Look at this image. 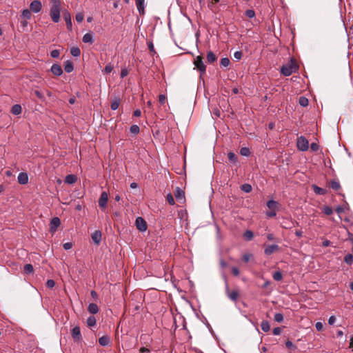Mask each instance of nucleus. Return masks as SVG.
<instances>
[{
  "instance_id": "nucleus-31",
  "label": "nucleus",
  "mask_w": 353,
  "mask_h": 353,
  "mask_svg": "<svg viewBox=\"0 0 353 353\" xmlns=\"http://www.w3.org/2000/svg\"><path fill=\"white\" fill-rule=\"evenodd\" d=\"M71 54L74 57H78L81 54V50L78 47H73L70 50Z\"/></svg>"
},
{
  "instance_id": "nucleus-12",
  "label": "nucleus",
  "mask_w": 353,
  "mask_h": 353,
  "mask_svg": "<svg viewBox=\"0 0 353 353\" xmlns=\"http://www.w3.org/2000/svg\"><path fill=\"white\" fill-rule=\"evenodd\" d=\"M294 223L289 218L283 217L281 223V226L285 229H290L294 225Z\"/></svg>"
},
{
  "instance_id": "nucleus-49",
  "label": "nucleus",
  "mask_w": 353,
  "mask_h": 353,
  "mask_svg": "<svg viewBox=\"0 0 353 353\" xmlns=\"http://www.w3.org/2000/svg\"><path fill=\"white\" fill-rule=\"evenodd\" d=\"M285 346L289 348V349H292V350H296L297 348L296 345H294L292 343V342L290 340H288L285 341Z\"/></svg>"
},
{
  "instance_id": "nucleus-55",
  "label": "nucleus",
  "mask_w": 353,
  "mask_h": 353,
  "mask_svg": "<svg viewBox=\"0 0 353 353\" xmlns=\"http://www.w3.org/2000/svg\"><path fill=\"white\" fill-rule=\"evenodd\" d=\"M276 215V212L275 210H272L271 211L266 212V216L270 218L274 217Z\"/></svg>"
},
{
  "instance_id": "nucleus-11",
  "label": "nucleus",
  "mask_w": 353,
  "mask_h": 353,
  "mask_svg": "<svg viewBox=\"0 0 353 353\" xmlns=\"http://www.w3.org/2000/svg\"><path fill=\"white\" fill-rule=\"evenodd\" d=\"M136 6L140 15L145 14V0H135Z\"/></svg>"
},
{
  "instance_id": "nucleus-63",
  "label": "nucleus",
  "mask_w": 353,
  "mask_h": 353,
  "mask_svg": "<svg viewBox=\"0 0 353 353\" xmlns=\"http://www.w3.org/2000/svg\"><path fill=\"white\" fill-rule=\"evenodd\" d=\"M310 148L313 151H317L318 149H319V145L318 144H316V143H312L311 145H310Z\"/></svg>"
},
{
  "instance_id": "nucleus-32",
  "label": "nucleus",
  "mask_w": 353,
  "mask_h": 353,
  "mask_svg": "<svg viewBox=\"0 0 353 353\" xmlns=\"http://www.w3.org/2000/svg\"><path fill=\"white\" fill-rule=\"evenodd\" d=\"M230 63V61L228 57H224L221 59L220 66L223 68H227L229 66Z\"/></svg>"
},
{
  "instance_id": "nucleus-29",
  "label": "nucleus",
  "mask_w": 353,
  "mask_h": 353,
  "mask_svg": "<svg viewBox=\"0 0 353 353\" xmlns=\"http://www.w3.org/2000/svg\"><path fill=\"white\" fill-rule=\"evenodd\" d=\"M96 318L94 316H90L86 321L88 327H93L96 325Z\"/></svg>"
},
{
  "instance_id": "nucleus-61",
  "label": "nucleus",
  "mask_w": 353,
  "mask_h": 353,
  "mask_svg": "<svg viewBox=\"0 0 353 353\" xmlns=\"http://www.w3.org/2000/svg\"><path fill=\"white\" fill-rule=\"evenodd\" d=\"M281 330L279 327H274L272 330V333L274 335H279L281 334Z\"/></svg>"
},
{
  "instance_id": "nucleus-46",
  "label": "nucleus",
  "mask_w": 353,
  "mask_h": 353,
  "mask_svg": "<svg viewBox=\"0 0 353 353\" xmlns=\"http://www.w3.org/2000/svg\"><path fill=\"white\" fill-rule=\"evenodd\" d=\"M166 199L170 205H174V203H175L174 199L171 193H169L167 194Z\"/></svg>"
},
{
  "instance_id": "nucleus-30",
  "label": "nucleus",
  "mask_w": 353,
  "mask_h": 353,
  "mask_svg": "<svg viewBox=\"0 0 353 353\" xmlns=\"http://www.w3.org/2000/svg\"><path fill=\"white\" fill-rule=\"evenodd\" d=\"M65 181L68 184H72L76 182L77 177L73 174H68L66 176Z\"/></svg>"
},
{
  "instance_id": "nucleus-51",
  "label": "nucleus",
  "mask_w": 353,
  "mask_h": 353,
  "mask_svg": "<svg viewBox=\"0 0 353 353\" xmlns=\"http://www.w3.org/2000/svg\"><path fill=\"white\" fill-rule=\"evenodd\" d=\"M60 52L59 50H53L50 52V56L52 58H58L59 57Z\"/></svg>"
},
{
  "instance_id": "nucleus-21",
  "label": "nucleus",
  "mask_w": 353,
  "mask_h": 353,
  "mask_svg": "<svg viewBox=\"0 0 353 353\" xmlns=\"http://www.w3.org/2000/svg\"><path fill=\"white\" fill-rule=\"evenodd\" d=\"M21 106L19 104L14 105L11 108V112L14 115H18L21 113Z\"/></svg>"
},
{
  "instance_id": "nucleus-28",
  "label": "nucleus",
  "mask_w": 353,
  "mask_h": 353,
  "mask_svg": "<svg viewBox=\"0 0 353 353\" xmlns=\"http://www.w3.org/2000/svg\"><path fill=\"white\" fill-rule=\"evenodd\" d=\"M267 207L270 210H275L277 208L278 203L274 200H269L266 203Z\"/></svg>"
},
{
  "instance_id": "nucleus-26",
  "label": "nucleus",
  "mask_w": 353,
  "mask_h": 353,
  "mask_svg": "<svg viewBox=\"0 0 353 353\" xmlns=\"http://www.w3.org/2000/svg\"><path fill=\"white\" fill-rule=\"evenodd\" d=\"M330 186L334 190H339L341 188V185L339 181L332 180L330 181Z\"/></svg>"
},
{
  "instance_id": "nucleus-34",
  "label": "nucleus",
  "mask_w": 353,
  "mask_h": 353,
  "mask_svg": "<svg viewBox=\"0 0 353 353\" xmlns=\"http://www.w3.org/2000/svg\"><path fill=\"white\" fill-rule=\"evenodd\" d=\"M344 261L347 265H352L353 264V255L352 254H347L344 257Z\"/></svg>"
},
{
  "instance_id": "nucleus-24",
  "label": "nucleus",
  "mask_w": 353,
  "mask_h": 353,
  "mask_svg": "<svg viewBox=\"0 0 353 353\" xmlns=\"http://www.w3.org/2000/svg\"><path fill=\"white\" fill-rule=\"evenodd\" d=\"M217 57L216 54L212 52V51H210L207 54V61L210 63H214L216 60Z\"/></svg>"
},
{
  "instance_id": "nucleus-4",
  "label": "nucleus",
  "mask_w": 353,
  "mask_h": 353,
  "mask_svg": "<svg viewBox=\"0 0 353 353\" xmlns=\"http://www.w3.org/2000/svg\"><path fill=\"white\" fill-rule=\"evenodd\" d=\"M297 148L299 150L305 152L308 150L309 143L306 138L301 136L297 140Z\"/></svg>"
},
{
  "instance_id": "nucleus-7",
  "label": "nucleus",
  "mask_w": 353,
  "mask_h": 353,
  "mask_svg": "<svg viewBox=\"0 0 353 353\" xmlns=\"http://www.w3.org/2000/svg\"><path fill=\"white\" fill-rule=\"evenodd\" d=\"M108 201V194L106 192H102L99 199V206L102 208H105L107 206V203Z\"/></svg>"
},
{
  "instance_id": "nucleus-14",
  "label": "nucleus",
  "mask_w": 353,
  "mask_h": 353,
  "mask_svg": "<svg viewBox=\"0 0 353 353\" xmlns=\"http://www.w3.org/2000/svg\"><path fill=\"white\" fill-rule=\"evenodd\" d=\"M50 70L56 76H61L63 74L62 68L59 64H53L51 66Z\"/></svg>"
},
{
  "instance_id": "nucleus-53",
  "label": "nucleus",
  "mask_w": 353,
  "mask_h": 353,
  "mask_svg": "<svg viewBox=\"0 0 353 353\" xmlns=\"http://www.w3.org/2000/svg\"><path fill=\"white\" fill-rule=\"evenodd\" d=\"M252 256V255L250 254H245L243 255L242 259L244 262L248 263Z\"/></svg>"
},
{
  "instance_id": "nucleus-22",
  "label": "nucleus",
  "mask_w": 353,
  "mask_h": 353,
  "mask_svg": "<svg viewBox=\"0 0 353 353\" xmlns=\"http://www.w3.org/2000/svg\"><path fill=\"white\" fill-rule=\"evenodd\" d=\"M314 192L319 195H324L326 193V190L322 188H320L316 185L312 186Z\"/></svg>"
},
{
  "instance_id": "nucleus-15",
  "label": "nucleus",
  "mask_w": 353,
  "mask_h": 353,
  "mask_svg": "<svg viewBox=\"0 0 353 353\" xmlns=\"http://www.w3.org/2000/svg\"><path fill=\"white\" fill-rule=\"evenodd\" d=\"M101 236H102V234L99 230H96L91 235L92 240L97 245L99 244V243L101 242Z\"/></svg>"
},
{
  "instance_id": "nucleus-37",
  "label": "nucleus",
  "mask_w": 353,
  "mask_h": 353,
  "mask_svg": "<svg viewBox=\"0 0 353 353\" xmlns=\"http://www.w3.org/2000/svg\"><path fill=\"white\" fill-rule=\"evenodd\" d=\"M240 154L243 157H249L250 155V149L247 147H243L240 149Z\"/></svg>"
},
{
  "instance_id": "nucleus-16",
  "label": "nucleus",
  "mask_w": 353,
  "mask_h": 353,
  "mask_svg": "<svg viewBox=\"0 0 353 353\" xmlns=\"http://www.w3.org/2000/svg\"><path fill=\"white\" fill-rule=\"evenodd\" d=\"M61 221L58 217H54L52 219L50 224V230L52 231L56 230V229L60 225Z\"/></svg>"
},
{
  "instance_id": "nucleus-41",
  "label": "nucleus",
  "mask_w": 353,
  "mask_h": 353,
  "mask_svg": "<svg viewBox=\"0 0 353 353\" xmlns=\"http://www.w3.org/2000/svg\"><path fill=\"white\" fill-rule=\"evenodd\" d=\"M322 212L326 215H331L333 213L332 208L328 205H324L322 208Z\"/></svg>"
},
{
  "instance_id": "nucleus-54",
  "label": "nucleus",
  "mask_w": 353,
  "mask_h": 353,
  "mask_svg": "<svg viewBox=\"0 0 353 353\" xmlns=\"http://www.w3.org/2000/svg\"><path fill=\"white\" fill-rule=\"evenodd\" d=\"M243 54L241 51H236L234 53V57L236 60H240L242 58Z\"/></svg>"
},
{
  "instance_id": "nucleus-10",
  "label": "nucleus",
  "mask_w": 353,
  "mask_h": 353,
  "mask_svg": "<svg viewBox=\"0 0 353 353\" xmlns=\"http://www.w3.org/2000/svg\"><path fill=\"white\" fill-rule=\"evenodd\" d=\"M41 3L39 0L32 1L30 6V10L35 13L39 12L41 10Z\"/></svg>"
},
{
  "instance_id": "nucleus-5",
  "label": "nucleus",
  "mask_w": 353,
  "mask_h": 353,
  "mask_svg": "<svg viewBox=\"0 0 353 353\" xmlns=\"http://www.w3.org/2000/svg\"><path fill=\"white\" fill-rule=\"evenodd\" d=\"M135 223H136V227H137V230L139 231H140V232H145V231H146V230L148 228L147 223L144 220L143 218H142L141 216H138L136 219Z\"/></svg>"
},
{
  "instance_id": "nucleus-40",
  "label": "nucleus",
  "mask_w": 353,
  "mask_h": 353,
  "mask_svg": "<svg viewBox=\"0 0 353 353\" xmlns=\"http://www.w3.org/2000/svg\"><path fill=\"white\" fill-rule=\"evenodd\" d=\"M299 103L301 106L306 107L308 105L309 101L308 99L305 97H301L299 100Z\"/></svg>"
},
{
  "instance_id": "nucleus-17",
  "label": "nucleus",
  "mask_w": 353,
  "mask_h": 353,
  "mask_svg": "<svg viewBox=\"0 0 353 353\" xmlns=\"http://www.w3.org/2000/svg\"><path fill=\"white\" fill-rule=\"evenodd\" d=\"M110 339L108 335H103L99 339V343L103 347H106L110 344Z\"/></svg>"
},
{
  "instance_id": "nucleus-44",
  "label": "nucleus",
  "mask_w": 353,
  "mask_h": 353,
  "mask_svg": "<svg viewBox=\"0 0 353 353\" xmlns=\"http://www.w3.org/2000/svg\"><path fill=\"white\" fill-rule=\"evenodd\" d=\"M147 44H148V47L149 48V50L150 52V53L154 55L156 54V51L154 50V45H153V43L152 41H148L147 42Z\"/></svg>"
},
{
  "instance_id": "nucleus-18",
  "label": "nucleus",
  "mask_w": 353,
  "mask_h": 353,
  "mask_svg": "<svg viewBox=\"0 0 353 353\" xmlns=\"http://www.w3.org/2000/svg\"><path fill=\"white\" fill-rule=\"evenodd\" d=\"M64 70L66 72L70 73L73 71L74 70V65L73 63L70 61H66L64 62L63 64Z\"/></svg>"
},
{
  "instance_id": "nucleus-60",
  "label": "nucleus",
  "mask_w": 353,
  "mask_h": 353,
  "mask_svg": "<svg viewBox=\"0 0 353 353\" xmlns=\"http://www.w3.org/2000/svg\"><path fill=\"white\" fill-rule=\"evenodd\" d=\"M166 97L165 94H160L159 97V101L161 104H164L165 101Z\"/></svg>"
},
{
  "instance_id": "nucleus-64",
  "label": "nucleus",
  "mask_w": 353,
  "mask_h": 353,
  "mask_svg": "<svg viewBox=\"0 0 353 353\" xmlns=\"http://www.w3.org/2000/svg\"><path fill=\"white\" fill-rule=\"evenodd\" d=\"M141 115V112L139 109H137L133 112V116L136 117H139Z\"/></svg>"
},
{
  "instance_id": "nucleus-20",
  "label": "nucleus",
  "mask_w": 353,
  "mask_h": 353,
  "mask_svg": "<svg viewBox=\"0 0 353 353\" xmlns=\"http://www.w3.org/2000/svg\"><path fill=\"white\" fill-rule=\"evenodd\" d=\"M88 310L92 314H95L99 312V307L95 303H90L88 307Z\"/></svg>"
},
{
  "instance_id": "nucleus-42",
  "label": "nucleus",
  "mask_w": 353,
  "mask_h": 353,
  "mask_svg": "<svg viewBox=\"0 0 353 353\" xmlns=\"http://www.w3.org/2000/svg\"><path fill=\"white\" fill-rule=\"evenodd\" d=\"M228 296L233 301H236L238 297V292L236 291H232L228 292Z\"/></svg>"
},
{
  "instance_id": "nucleus-27",
  "label": "nucleus",
  "mask_w": 353,
  "mask_h": 353,
  "mask_svg": "<svg viewBox=\"0 0 353 353\" xmlns=\"http://www.w3.org/2000/svg\"><path fill=\"white\" fill-rule=\"evenodd\" d=\"M228 158L229 161L232 163H237V157L233 152H230L228 154Z\"/></svg>"
},
{
  "instance_id": "nucleus-47",
  "label": "nucleus",
  "mask_w": 353,
  "mask_h": 353,
  "mask_svg": "<svg viewBox=\"0 0 353 353\" xmlns=\"http://www.w3.org/2000/svg\"><path fill=\"white\" fill-rule=\"evenodd\" d=\"M274 321L281 323L283 321V315L281 313H276L274 315Z\"/></svg>"
},
{
  "instance_id": "nucleus-35",
  "label": "nucleus",
  "mask_w": 353,
  "mask_h": 353,
  "mask_svg": "<svg viewBox=\"0 0 353 353\" xmlns=\"http://www.w3.org/2000/svg\"><path fill=\"white\" fill-rule=\"evenodd\" d=\"M241 190L245 193H249L252 191V186L249 183H244L241 185Z\"/></svg>"
},
{
  "instance_id": "nucleus-33",
  "label": "nucleus",
  "mask_w": 353,
  "mask_h": 353,
  "mask_svg": "<svg viewBox=\"0 0 353 353\" xmlns=\"http://www.w3.org/2000/svg\"><path fill=\"white\" fill-rule=\"evenodd\" d=\"M120 103V99L115 98V99L111 103V109L112 110H116L118 109Z\"/></svg>"
},
{
  "instance_id": "nucleus-58",
  "label": "nucleus",
  "mask_w": 353,
  "mask_h": 353,
  "mask_svg": "<svg viewBox=\"0 0 353 353\" xmlns=\"http://www.w3.org/2000/svg\"><path fill=\"white\" fill-rule=\"evenodd\" d=\"M232 273L234 274V276H237L239 275V270L236 267H232L231 269Z\"/></svg>"
},
{
  "instance_id": "nucleus-45",
  "label": "nucleus",
  "mask_w": 353,
  "mask_h": 353,
  "mask_svg": "<svg viewBox=\"0 0 353 353\" xmlns=\"http://www.w3.org/2000/svg\"><path fill=\"white\" fill-rule=\"evenodd\" d=\"M32 14L30 10L26 9L22 12V17L26 19H30Z\"/></svg>"
},
{
  "instance_id": "nucleus-3",
  "label": "nucleus",
  "mask_w": 353,
  "mask_h": 353,
  "mask_svg": "<svg viewBox=\"0 0 353 353\" xmlns=\"http://www.w3.org/2000/svg\"><path fill=\"white\" fill-rule=\"evenodd\" d=\"M195 68L200 72L201 75L205 72L206 66L203 63L201 56H197L194 60Z\"/></svg>"
},
{
  "instance_id": "nucleus-48",
  "label": "nucleus",
  "mask_w": 353,
  "mask_h": 353,
  "mask_svg": "<svg viewBox=\"0 0 353 353\" xmlns=\"http://www.w3.org/2000/svg\"><path fill=\"white\" fill-rule=\"evenodd\" d=\"M245 15L248 18H253L255 16V12L254 10H247L245 12Z\"/></svg>"
},
{
  "instance_id": "nucleus-57",
  "label": "nucleus",
  "mask_w": 353,
  "mask_h": 353,
  "mask_svg": "<svg viewBox=\"0 0 353 353\" xmlns=\"http://www.w3.org/2000/svg\"><path fill=\"white\" fill-rule=\"evenodd\" d=\"M63 248L65 250H70L72 248V243L71 242H67V243H65L63 245Z\"/></svg>"
},
{
  "instance_id": "nucleus-13",
  "label": "nucleus",
  "mask_w": 353,
  "mask_h": 353,
  "mask_svg": "<svg viewBox=\"0 0 353 353\" xmlns=\"http://www.w3.org/2000/svg\"><path fill=\"white\" fill-rule=\"evenodd\" d=\"M17 180L19 184L26 185L28 182V175L26 172H21L17 176Z\"/></svg>"
},
{
  "instance_id": "nucleus-25",
  "label": "nucleus",
  "mask_w": 353,
  "mask_h": 353,
  "mask_svg": "<svg viewBox=\"0 0 353 353\" xmlns=\"http://www.w3.org/2000/svg\"><path fill=\"white\" fill-rule=\"evenodd\" d=\"M261 330L265 332H268L270 330V325L268 321L263 320L261 323Z\"/></svg>"
},
{
  "instance_id": "nucleus-52",
  "label": "nucleus",
  "mask_w": 353,
  "mask_h": 353,
  "mask_svg": "<svg viewBox=\"0 0 353 353\" xmlns=\"http://www.w3.org/2000/svg\"><path fill=\"white\" fill-rule=\"evenodd\" d=\"M55 285V282L54 280L52 279H48L46 282V286L48 288H54Z\"/></svg>"
},
{
  "instance_id": "nucleus-2",
  "label": "nucleus",
  "mask_w": 353,
  "mask_h": 353,
  "mask_svg": "<svg viewBox=\"0 0 353 353\" xmlns=\"http://www.w3.org/2000/svg\"><path fill=\"white\" fill-rule=\"evenodd\" d=\"M297 69L296 63L291 60L290 63L283 65L281 68V72L285 77L290 76L292 73L295 72Z\"/></svg>"
},
{
  "instance_id": "nucleus-8",
  "label": "nucleus",
  "mask_w": 353,
  "mask_h": 353,
  "mask_svg": "<svg viewBox=\"0 0 353 353\" xmlns=\"http://www.w3.org/2000/svg\"><path fill=\"white\" fill-rule=\"evenodd\" d=\"M279 250V246L276 244L268 245L264 249V254L266 256L271 255L273 252Z\"/></svg>"
},
{
  "instance_id": "nucleus-38",
  "label": "nucleus",
  "mask_w": 353,
  "mask_h": 353,
  "mask_svg": "<svg viewBox=\"0 0 353 353\" xmlns=\"http://www.w3.org/2000/svg\"><path fill=\"white\" fill-rule=\"evenodd\" d=\"M23 270L26 274H32L34 272V268L31 264H26L23 267Z\"/></svg>"
},
{
  "instance_id": "nucleus-43",
  "label": "nucleus",
  "mask_w": 353,
  "mask_h": 353,
  "mask_svg": "<svg viewBox=\"0 0 353 353\" xmlns=\"http://www.w3.org/2000/svg\"><path fill=\"white\" fill-rule=\"evenodd\" d=\"M63 18L65 22H71L70 14L66 10L63 11Z\"/></svg>"
},
{
  "instance_id": "nucleus-50",
  "label": "nucleus",
  "mask_w": 353,
  "mask_h": 353,
  "mask_svg": "<svg viewBox=\"0 0 353 353\" xmlns=\"http://www.w3.org/2000/svg\"><path fill=\"white\" fill-rule=\"evenodd\" d=\"M75 18L77 22H82L84 19V14L83 12H79L76 14Z\"/></svg>"
},
{
  "instance_id": "nucleus-39",
  "label": "nucleus",
  "mask_w": 353,
  "mask_h": 353,
  "mask_svg": "<svg viewBox=\"0 0 353 353\" xmlns=\"http://www.w3.org/2000/svg\"><path fill=\"white\" fill-rule=\"evenodd\" d=\"M140 131V128L138 125L134 124L132 125L130 128V132L132 134H137Z\"/></svg>"
},
{
  "instance_id": "nucleus-62",
  "label": "nucleus",
  "mask_w": 353,
  "mask_h": 353,
  "mask_svg": "<svg viewBox=\"0 0 353 353\" xmlns=\"http://www.w3.org/2000/svg\"><path fill=\"white\" fill-rule=\"evenodd\" d=\"M336 321V317L334 316H330L328 319V323L329 325H333Z\"/></svg>"
},
{
  "instance_id": "nucleus-36",
  "label": "nucleus",
  "mask_w": 353,
  "mask_h": 353,
  "mask_svg": "<svg viewBox=\"0 0 353 353\" xmlns=\"http://www.w3.org/2000/svg\"><path fill=\"white\" fill-rule=\"evenodd\" d=\"M272 277L274 280L276 281H280L283 279L282 273L280 271H276L273 273Z\"/></svg>"
},
{
  "instance_id": "nucleus-59",
  "label": "nucleus",
  "mask_w": 353,
  "mask_h": 353,
  "mask_svg": "<svg viewBox=\"0 0 353 353\" xmlns=\"http://www.w3.org/2000/svg\"><path fill=\"white\" fill-rule=\"evenodd\" d=\"M112 66L109 64V65H107L105 68H104V72L107 74H109L112 72Z\"/></svg>"
},
{
  "instance_id": "nucleus-56",
  "label": "nucleus",
  "mask_w": 353,
  "mask_h": 353,
  "mask_svg": "<svg viewBox=\"0 0 353 353\" xmlns=\"http://www.w3.org/2000/svg\"><path fill=\"white\" fill-rule=\"evenodd\" d=\"M315 327L317 331H321L323 328V324L321 322H316L315 324Z\"/></svg>"
},
{
  "instance_id": "nucleus-23",
  "label": "nucleus",
  "mask_w": 353,
  "mask_h": 353,
  "mask_svg": "<svg viewBox=\"0 0 353 353\" xmlns=\"http://www.w3.org/2000/svg\"><path fill=\"white\" fill-rule=\"evenodd\" d=\"M243 236L245 241H250L253 239L254 233L252 231L248 230L243 233Z\"/></svg>"
},
{
  "instance_id": "nucleus-9",
  "label": "nucleus",
  "mask_w": 353,
  "mask_h": 353,
  "mask_svg": "<svg viewBox=\"0 0 353 353\" xmlns=\"http://www.w3.org/2000/svg\"><path fill=\"white\" fill-rule=\"evenodd\" d=\"M174 196L176 199L180 203H183L185 201V192L180 188H176L175 190Z\"/></svg>"
},
{
  "instance_id": "nucleus-6",
  "label": "nucleus",
  "mask_w": 353,
  "mask_h": 353,
  "mask_svg": "<svg viewBox=\"0 0 353 353\" xmlns=\"http://www.w3.org/2000/svg\"><path fill=\"white\" fill-rule=\"evenodd\" d=\"M71 335L74 341L81 342L82 341L81 330L79 326H75L72 328Z\"/></svg>"
},
{
  "instance_id": "nucleus-1",
  "label": "nucleus",
  "mask_w": 353,
  "mask_h": 353,
  "mask_svg": "<svg viewBox=\"0 0 353 353\" xmlns=\"http://www.w3.org/2000/svg\"><path fill=\"white\" fill-rule=\"evenodd\" d=\"M50 15L53 22H59L60 19V12L61 2L60 0H50Z\"/></svg>"
},
{
  "instance_id": "nucleus-19",
  "label": "nucleus",
  "mask_w": 353,
  "mask_h": 353,
  "mask_svg": "<svg viewBox=\"0 0 353 353\" xmlns=\"http://www.w3.org/2000/svg\"><path fill=\"white\" fill-rule=\"evenodd\" d=\"M82 41L85 43L92 44L93 43V35L92 33H86L83 35Z\"/></svg>"
}]
</instances>
